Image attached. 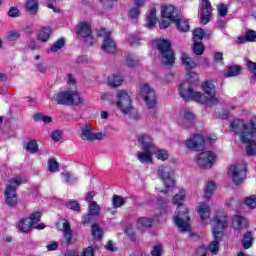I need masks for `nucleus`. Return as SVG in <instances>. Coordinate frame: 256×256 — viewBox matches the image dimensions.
Masks as SVG:
<instances>
[{"label": "nucleus", "instance_id": "nucleus-1", "mask_svg": "<svg viewBox=\"0 0 256 256\" xmlns=\"http://www.w3.org/2000/svg\"><path fill=\"white\" fill-rule=\"evenodd\" d=\"M67 77V85H70V87H66L55 92L54 95L50 97V100L56 105H83L85 103V99L81 96V93L77 91L75 78H73V75L71 74H68Z\"/></svg>", "mask_w": 256, "mask_h": 256}, {"label": "nucleus", "instance_id": "nucleus-2", "mask_svg": "<svg viewBox=\"0 0 256 256\" xmlns=\"http://www.w3.org/2000/svg\"><path fill=\"white\" fill-rule=\"evenodd\" d=\"M229 227V216L227 212L219 210L212 217V235L213 241L208 246V251L212 255H217L219 253V243L223 240V235H225V229Z\"/></svg>", "mask_w": 256, "mask_h": 256}, {"label": "nucleus", "instance_id": "nucleus-3", "mask_svg": "<svg viewBox=\"0 0 256 256\" xmlns=\"http://www.w3.org/2000/svg\"><path fill=\"white\" fill-rule=\"evenodd\" d=\"M187 196V191L185 189H180L173 199V205L178 206V215L173 217V221L180 233H187L191 231V218L189 217V208L183 206L185 197Z\"/></svg>", "mask_w": 256, "mask_h": 256}, {"label": "nucleus", "instance_id": "nucleus-4", "mask_svg": "<svg viewBox=\"0 0 256 256\" xmlns=\"http://www.w3.org/2000/svg\"><path fill=\"white\" fill-rule=\"evenodd\" d=\"M162 20L159 29H167L171 23H175L178 31L187 33L189 31V21L179 15L177 8L173 5H165L161 7Z\"/></svg>", "mask_w": 256, "mask_h": 256}, {"label": "nucleus", "instance_id": "nucleus-5", "mask_svg": "<svg viewBox=\"0 0 256 256\" xmlns=\"http://www.w3.org/2000/svg\"><path fill=\"white\" fill-rule=\"evenodd\" d=\"M202 91L195 93V101L196 103H200L201 105H217L219 103V99L217 98V92L215 91V84L211 81H206L201 85Z\"/></svg>", "mask_w": 256, "mask_h": 256}, {"label": "nucleus", "instance_id": "nucleus-6", "mask_svg": "<svg viewBox=\"0 0 256 256\" xmlns=\"http://www.w3.org/2000/svg\"><path fill=\"white\" fill-rule=\"evenodd\" d=\"M116 107L122 115H131L135 111L133 100L127 90H118L116 94Z\"/></svg>", "mask_w": 256, "mask_h": 256}, {"label": "nucleus", "instance_id": "nucleus-7", "mask_svg": "<svg viewBox=\"0 0 256 256\" xmlns=\"http://www.w3.org/2000/svg\"><path fill=\"white\" fill-rule=\"evenodd\" d=\"M23 183V179L16 176L10 179L6 184V189L4 191L5 203L10 207L17 205V187Z\"/></svg>", "mask_w": 256, "mask_h": 256}, {"label": "nucleus", "instance_id": "nucleus-8", "mask_svg": "<svg viewBox=\"0 0 256 256\" xmlns=\"http://www.w3.org/2000/svg\"><path fill=\"white\" fill-rule=\"evenodd\" d=\"M156 174L166 187V190L160 191V193H169L175 187V172L173 169L167 166H158Z\"/></svg>", "mask_w": 256, "mask_h": 256}, {"label": "nucleus", "instance_id": "nucleus-9", "mask_svg": "<svg viewBox=\"0 0 256 256\" xmlns=\"http://www.w3.org/2000/svg\"><path fill=\"white\" fill-rule=\"evenodd\" d=\"M154 45L158 49L164 65H173L175 63V54L171 49V42L168 40H156Z\"/></svg>", "mask_w": 256, "mask_h": 256}, {"label": "nucleus", "instance_id": "nucleus-10", "mask_svg": "<svg viewBox=\"0 0 256 256\" xmlns=\"http://www.w3.org/2000/svg\"><path fill=\"white\" fill-rule=\"evenodd\" d=\"M98 37H102L103 41L101 44V49L104 53H117V42L111 38V31L105 28H102L98 31Z\"/></svg>", "mask_w": 256, "mask_h": 256}, {"label": "nucleus", "instance_id": "nucleus-11", "mask_svg": "<svg viewBox=\"0 0 256 256\" xmlns=\"http://www.w3.org/2000/svg\"><path fill=\"white\" fill-rule=\"evenodd\" d=\"M228 175L235 185L243 183V181H245V177H247V164L245 162H240L232 165L229 168Z\"/></svg>", "mask_w": 256, "mask_h": 256}, {"label": "nucleus", "instance_id": "nucleus-12", "mask_svg": "<svg viewBox=\"0 0 256 256\" xmlns=\"http://www.w3.org/2000/svg\"><path fill=\"white\" fill-rule=\"evenodd\" d=\"M140 95L144 102L146 103L147 107L153 109L157 104V97L155 95V89L151 87L148 83L140 84Z\"/></svg>", "mask_w": 256, "mask_h": 256}, {"label": "nucleus", "instance_id": "nucleus-13", "mask_svg": "<svg viewBox=\"0 0 256 256\" xmlns=\"http://www.w3.org/2000/svg\"><path fill=\"white\" fill-rule=\"evenodd\" d=\"M41 221V212L30 214L29 218H22L18 222V229L22 233H29L33 229V225H37Z\"/></svg>", "mask_w": 256, "mask_h": 256}, {"label": "nucleus", "instance_id": "nucleus-14", "mask_svg": "<svg viewBox=\"0 0 256 256\" xmlns=\"http://www.w3.org/2000/svg\"><path fill=\"white\" fill-rule=\"evenodd\" d=\"M105 137V134L101 132H95L93 126L90 124H84L81 127L80 138L82 141H88V143H93V141H101Z\"/></svg>", "mask_w": 256, "mask_h": 256}, {"label": "nucleus", "instance_id": "nucleus-15", "mask_svg": "<svg viewBox=\"0 0 256 256\" xmlns=\"http://www.w3.org/2000/svg\"><path fill=\"white\" fill-rule=\"evenodd\" d=\"M215 161H217V155L211 151L199 153L196 158L197 165L202 169H211L215 165Z\"/></svg>", "mask_w": 256, "mask_h": 256}, {"label": "nucleus", "instance_id": "nucleus-16", "mask_svg": "<svg viewBox=\"0 0 256 256\" xmlns=\"http://www.w3.org/2000/svg\"><path fill=\"white\" fill-rule=\"evenodd\" d=\"M76 33L85 39L87 45H93L95 43V37H93V30H91L90 23H79L76 27Z\"/></svg>", "mask_w": 256, "mask_h": 256}, {"label": "nucleus", "instance_id": "nucleus-17", "mask_svg": "<svg viewBox=\"0 0 256 256\" xmlns=\"http://www.w3.org/2000/svg\"><path fill=\"white\" fill-rule=\"evenodd\" d=\"M56 229H58V231H62L65 243H67V245L73 243V231H71V225L69 224V221L66 219L58 220Z\"/></svg>", "mask_w": 256, "mask_h": 256}, {"label": "nucleus", "instance_id": "nucleus-18", "mask_svg": "<svg viewBox=\"0 0 256 256\" xmlns=\"http://www.w3.org/2000/svg\"><path fill=\"white\" fill-rule=\"evenodd\" d=\"M101 215V206L97 202H91L88 204V213L82 217V223L89 225L93 221V217H99Z\"/></svg>", "mask_w": 256, "mask_h": 256}, {"label": "nucleus", "instance_id": "nucleus-19", "mask_svg": "<svg viewBox=\"0 0 256 256\" xmlns=\"http://www.w3.org/2000/svg\"><path fill=\"white\" fill-rule=\"evenodd\" d=\"M178 92L180 97H182V99H185V101L189 99L195 101V93H197V91L193 90V87H191V82L186 81L180 83L178 87Z\"/></svg>", "mask_w": 256, "mask_h": 256}, {"label": "nucleus", "instance_id": "nucleus-20", "mask_svg": "<svg viewBox=\"0 0 256 256\" xmlns=\"http://www.w3.org/2000/svg\"><path fill=\"white\" fill-rule=\"evenodd\" d=\"M196 211L199 215L200 222L202 225H208L209 224V219H211V207L209 204L205 202H201L197 208Z\"/></svg>", "mask_w": 256, "mask_h": 256}, {"label": "nucleus", "instance_id": "nucleus-21", "mask_svg": "<svg viewBox=\"0 0 256 256\" xmlns=\"http://www.w3.org/2000/svg\"><path fill=\"white\" fill-rule=\"evenodd\" d=\"M194 120L195 114L187 109L182 110L177 117V123L182 127H191Z\"/></svg>", "mask_w": 256, "mask_h": 256}, {"label": "nucleus", "instance_id": "nucleus-22", "mask_svg": "<svg viewBox=\"0 0 256 256\" xmlns=\"http://www.w3.org/2000/svg\"><path fill=\"white\" fill-rule=\"evenodd\" d=\"M203 145H205V139L199 134H194L185 141V147H187V149H192V151L201 149Z\"/></svg>", "mask_w": 256, "mask_h": 256}, {"label": "nucleus", "instance_id": "nucleus-23", "mask_svg": "<svg viewBox=\"0 0 256 256\" xmlns=\"http://www.w3.org/2000/svg\"><path fill=\"white\" fill-rule=\"evenodd\" d=\"M212 11L213 7L211 6V2H209V0H202V14L200 16L202 25H207V23L211 21Z\"/></svg>", "mask_w": 256, "mask_h": 256}, {"label": "nucleus", "instance_id": "nucleus-24", "mask_svg": "<svg viewBox=\"0 0 256 256\" xmlns=\"http://www.w3.org/2000/svg\"><path fill=\"white\" fill-rule=\"evenodd\" d=\"M137 141L142 149H155L156 145L153 138L149 134L141 133L137 136Z\"/></svg>", "mask_w": 256, "mask_h": 256}, {"label": "nucleus", "instance_id": "nucleus-25", "mask_svg": "<svg viewBox=\"0 0 256 256\" xmlns=\"http://www.w3.org/2000/svg\"><path fill=\"white\" fill-rule=\"evenodd\" d=\"M153 151L155 149H146L137 153L136 158L142 165H151L153 163Z\"/></svg>", "mask_w": 256, "mask_h": 256}, {"label": "nucleus", "instance_id": "nucleus-26", "mask_svg": "<svg viewBox=\"0 0 256 256\" xmlns=\"http://www.w3.org/2000/svg\"><path fill=\"white\" fill-rule=\"evenodd\" d=\"M249 227V222H247V218L235 215L232 218V228L235 231H243V229H247Z\"/></svg>", "mask_w": 256, "mask_h": 256}, {"label": "nucleus", "instance_id": "nucleus-27", "mask_svg": "<svg viewBox=\"0 0 256 256\" xmlns=\"http://www.w3.org/2000/svg\"><path fill=\"white\" fill-rule=\"evenodd\" d=\"M154 221H160L159 218H147V217H140L137 220L136 227L137 229H140V231H143L144 229H147L153 225Z\"/></svg>", "mask_w": 256, "mask_h": 256}, {"label": "nucleus", "instance_id": "nucleus-28", "mask_svg": "<svg viewBox=\"0 0 256 256\" xmlns=\"http://www.w3.org/2000/svg\"><path fill=\"white\" fill-rule=\"evenodd\" d=\"M181 62L187 71H191V69H195V67H197V62H195L187 53L181 54Z\"/></svg>", "mask_w": 256, "mask_h": 256}, {"label": "nucleus", "instance_id": "nucleus-29", "mask_svg": "<svg viewBox=\"0 0 256 256\" xmlns=\"http://www.w3.org/2000/svg\"><path fill=\"white\" fill-rule=\"evenodd\" d=\"M147 27L149 29H153L155 25L157 24V9L151 8L150 11L147 14L146 18Z\"/></svg>", "mask_w": 256, "mask_h": 256}, {"label": "nucleus", "instance_id": "nucleus-30", "mask_svg": "<svg viewBox=\"0 0 256 256\" xmlns=\"http://www.w3.org/2000/svg\"><path fill=\"white\" fill-rule=\"evenodd\" d=\"M25 7L28 13L35 15L39 11V2L37 0H27Z\"/></svg>", "mask_w": 256, "mask_h": 256}, {"label": "nucleus", "instance_id": "nucleus-31", "mask_svg": "<svg viewBox=\"0 0 256 256\" xmlns=\"http://www.w3.org/2000/svg\"><path fill=\"white\" fill-rule=\"evenodd\" d=\"M123 84V77L119 74H112L108 77V85L110 87H119Z\"/></svg>", "mask_w": 256, "mask_h": 256}, {"label": "nucleus", "instance_id": "nucleus-32", "mask_svg": "<svg viewBox=\"0 0 256 256\" xmlns=\"http://www.w3.org/2000/svg\"><path fill=\"white\" fill-rule=\"evenodd\" d=\"M253 233L252 232H246L242 237V246L244 249H251L253 247Z\"/></svg>", "mask_w": 256, "mask_h": 256}, {"label": "nucleus", "instance_id": "nucleus-33", "mask_svg": "<svg viewBox=\"0 0 256 256\" xmlns=\"http://www.w3.org/2000/svg\"><path fill=\"white\" fill-rule=\"evenodd\" d=\"M51 37V28L44 27L40 30L38 34V41L47 42L48 39Z\"/></svg>", "mask_w": 256, "mask_h": 256}, {"label": "nucleus", "instance_id": "nucleus-34", "mask_svg": "<svg viewBox=\"0 0 256 256\" xmlns=\"http://www.w3.org/2000/svg\"><path fill=\"white\" fill-rule=\"evenodd\" d=\"M256 39V32L249 30L246 32L245 37H238V43H247V41L253 42Z\"/></svg>", "mask_w": 256, "mask_h": 256}, {"label": "nucleus", "instance_id": "nucleus-35", "mask_svg": "<svg viewBox=\"0 0 256 256\" xmlns=\"http://www.w3.org/2000/svg\"><path fill=\"white\" fill-rule=\"evenodd\" d=\"M153 155L158 161H167L169 159V151L165 149H157L153 152Z\"/></svg>", "mask_w": 256, "mask_h": 256}, {"label": "nucleus", "instance_id": "nucleus-36", "mask_svg": "<svg viewBox=\"0 0 256 256\" xmlns=\"http://www.w3.org/2000/svg\"><path fill=\"white\" fill-rule=\"evenodd\" d=\"M215 188L216 186L214 182H208L204 187V199H211L215 192Z\"/></svg>", "mask_w": 256, "mask_h": 256}, {"label": "nucleus", "instance_id": "nucleus-37", "mask_svg": "<svg viewBox=\"0 0 256 256\" xmlns=\"http://www.w3.org/2000/svg\"><path fill=\"white\" fill-rule=\"evenodd\" d=\"M91 235L94 237V239H101L103 237V229L99 227V224L92 225Z\"/></svg>", "mask_w": 256, "mask_h": 256}, {"label": "nucleus", "instance_id": "nucleus-38", "mask_svg": "<svg viewBox=\"0 0 256 256\" xmlns=\"http://www.w3.org/2000/svg\"><path fill=\"white\" fill-rule=\"evenodd\" d=\"M126 65L127 67H137L139 65V58L133 54H128L126 56Z\"/></svg>", "mask_w": 256, "mask_h": 256}, {"label": "nucleus", "instance_id": "nucleus-39", "mask_svg": "<svg viewBox=\"0 0 256 256\" xmlns=\"http://www.w3.org/2000/svg\"><path fill=\"white\" fill-rule=\"evenodd\" d=\"M240 73H241L240 66H230L227 69L225 77H237V75H240Z\"/></svg>", "mask_w": 256, "mask_h": 256}, {"label": "nucleus", "instance_id": "nucleus-40", "mask_svg": "<svg viewBox=\"0 0 256 256\" xmlns=\"http://www.w3.org/2000/svg\"><path fill=\"white\" fill-rule=\"evenodd\" d=\"M244 203L249 209H256V195L246 197Z\"/></svg>", "mask_w": 256, "mask_h": 256}, {"label": "nucleus", "instance_id": "nucleus-41", "mask_svg": "<svg viewBox=\"0 0 256 256\" xmlns=\"http://www.w3.org/2000/svg\"><path fill=\"white\" fill-rule=\"evenodd\" d=\"M48 170L52 173H57L59 171V162L55 158H50L48 160Z\"/></svg>", "mask_w": 256, "mask_h": 256}, {"label": "nucleus", "instance_id": "nucleus-42", "mask_svg": "<svg viewBox=\"0 0 256 256\" xmlns=\"http://www.w3.org/2000/svg\"><path fill=\"white\" fill-rule=\"evenodd\" d=\"M26 151H29V153H37L39 151V146L37 145V141L31 140L26 144L25 147Z\"/></svg>", "mask_w": 256, "mask_h": 256}, {"label": "nucleus", "instance_id": "nucleus-43", "mask_svg": "<svg viewBox=\"0 0 256 256\" xmlns=\"http://www.w3.org/2000/svg\"><path fill=\"white\" fill-rule=\"evenodd\" d=\"M193 40L201 42L203 40V37H205V31L201 28H197L193 31Z\"/></svg>", "mask_w": 256, "mask_h": 256}, {"label": "nucleus", "instance_id": "nucleus-44", "mask_svg": "<svg viewBox=\"0 0 256 256\" xmlns=\"http://www.w3.org/2000/svg\"><path fill=\"white\" fill-rule=\"evenodd\" d=\"M204 51L205 49L203 48V44L201 42L194 41L193 52L195 55H203Z\"/></svg>", "mask_w": 256, "mask_h": 256}, {"label": "nucleus", "instance_id": "nucleus-45", "mask_svg": "<svg viewBox=\"0 0 256 256\" xmlns=\"http://www.w3.org/2000/svg\"><path fill=\"white\" fill-rule=\"evenodd\" d=\"M64 46H65V39L60 38L58 41H56L53 44L50 51H53L55 53V52L59 51V49L63 48Z\"/></svg>", "mask_w": 256, "mask_h": 256}, {"label": "nucleus", "instance_id": "nucleus-46", "mask_svg": "<svg viewBox=\"0 0 256 256\" xmlns=\"http://www.w3.org/2000/svg\"><path fill=\"white\" fill-rule=\"evenodd\" d=\"M21 37V34L18 31H9L6 33V39L8 41H17Z\"/></svg>", "mask_w": 256, "mask_h": 256}, {"label": "nucleus", "instance_id": "nucleus-47", "mask_svg": "<svg viewBox=\"0 0 256 256\" xmlns=\"http://www.w3.org/2000/svg\"><path fill=\"white\" fill-rule=\"evenodd\" d=\"M112 204L115 207H122V205H125V198L118 195H114L112 199Z\"/></svg>", "mask_w": 256, "mask_h": 256}, {"label": "nucleus", "instance_id": "nucleus-48", "mask_svg": "<svg viewBox=\"0 0 256 256\" xmlns=\"http://www.w3.org/2000/svg\"><path fill=\"white\" fill-rule=\"evenodd\" d=\"M141 39H139L137 37V35L135 34H130L128 35V43L132 46V47H137V45H139Z\"/></svg>", "mask_w": 256, "mask_h": 256}, {"label": "nucleus", "instance_id": "nucleus-49", "mask_svg": "<svg viewBox=\"0 0 256 256\" xmlns=\"http://www.w3.org/2000/svg\"><path fill=\"white\" fill-rule=\"evenodd\" d=\"M146 3H147V0H133L132 7H134L135 9H138V11H141V9L145 7Z\"/></svg>", "mask_w": 256, "mask_h": 256}, {"label": "nucleus", "instance_id": "nucleus-50", "mask_svg": "<svg viewBox=\"0 0 256 256\" xmlns=\"http://www.w3.org/2000/svg\"><path fill=\"white\" fill-rule=\"evenodd\" d=\"M21 16V12L19 11V8H17V6H13L8 10V17H20Z\"/></svg>", "mask_w": 256, "mask_h": 256}, {"label": "nucleus", "instance_id": "nucleus-51", "mask_svg": "<svg viewBox=\"0 0 256 256\" xmlns=\"http://www.w3.org/2000/svg\"><path fill=\"white\" fill-rule=\"evenodd\" d=\"M34 119H36V121H43V123H51V121H53L51 117L43 114H35Z\"/></svg>", "mask_w": 256, "mask_h": 256}, {"label": "nucleus", "instance_id": "nucleus-52", "mask_svg": "<svg viewBox=\"0 0 256 256\" xmlns=\"http://www.w3.org/2000/svg\"><path fill=\"white\" fill-rule=\"evenodd\" d=\"M217 11H218V13L221 17H225L227 15V11H228L227 5L218 4L217 5Z\"/></svg>", "mask_w": 256, "mask_h": 256}, {"label": "nucleus", "instance_id": "nucleus-53", "mask_svg": "<svg viewBox=\"0 0 256 256\" xmlns=\"http://www.w3.org/2000/svg\"><path fill=\"white\" fill-rule=\"evenodd\" d=\"M141 13V10L135 8L132 6V8L129 10V18L130 19H137L139 17V14Z\"/></svg>", "mask_w": 256, "mask_h": 256}, {"label": "nucleus", "instance_id": "nucleus-54", "mask_svg": "<svg viewBox=\"0 0 256 256\" xmlns=\"http://www.w3.org/2000/svg\"><path fill=\"white\" fill-rule=\"evenodd\" d=\"M66 207H68V209H71L72 211H79L80 210L79 202H77V201L67 202Z\"/></svg>", "mask_w": 256, "mask_h": 256}, {"label": "nucleus", "instance_id": "nucleus-55", "mask_svg": "<svg viewBox=\"0 0 256 256\" xmlns=\"http://www.w3.org/2000/svg\"><path fill=\"white\" fill-rule=\"evenodd\" d=\"M246 66L248 67L249 71H251V73H253V75L256 79V63L251 60H247Z\"/></svg>", "mask_w": 256, "mask_h": 256}, {"label": "nucleus", "instance_id": "nucleus-56", "mask_svg": "<svg viewBox=\"0 0 256 256\" xmlns=\"http://www.w3.org/2000/svg\"><path fill=\"white\" fill-rule=\"evenodd\" d=\"M163 253V246L155 245L151 251L152 256H160Z\"/></svg>", "mask_w": 256, "mask_h": 256}, {"label": "nucleus", "instance_id": "nucleus-57", "mask_svg": "<svg viewBox=\"0 0 256 256\" xmlns=\"http://www.w3.org/2000/svg\"><path fill=\"white\" fill-rule=\"evenodd\" d=\"M62 137H63V132H61L60 130H55L51 134L52 141H56V142L61 141Z\"/></svg>", "mask_w": 256, "mask_h": 256}, {"label": "nucleus", "instance_id": "nucleus-58", "mask_svg": "<svg viewBox=\"0 0 256 256\" xmlns=\"http://www.w3.org/2000/svg\"><path fill=\"white\" fill-rule=\"evenodd\" d=\"M36 71L39 73H47V65L41 63L36 64Z\"/></svg>", "mask_w": 256, "mask_h": 256}, {"label": "nucleus", "instance_id": "nucleus-59", "mask_svg": "<svg viewBox=\"0 0 256 256\" xmlns=\"http://www.w3.org/2000/svg\"><path fill=\"white\" fill-rule=\"evenodd\" d=\"M57 247H59L57 242H50L46 245L47 251H56Z\"/></svg>", "mask_w": 256, "mask_h": 256}, {"label": "nucleus", "instance_id": "nucleus-60", "mask_svg": "<svg viewBox=\"0 0 256 256\" xmlns=\"http://www.w3.org/2000/svg\"><path fill=\"white\" fill-rule=\"evenodd\" d=\"M81 256H95L93 252V247H88L84 249Z\"/></svg>", "mask_w": 256, "mask_h": 256}, {"label": "nucleus", "instance_id": "nucleus-61", "mask_svg": "<svg viewBox=\"0 0 256 256\" xmlns=\"http://www.w3.org/2000/svg\"><path fill=\"white\" fill-rule=\"evenodd\" d=\"M95 195H96V193L95 192H89L88 194H87V196H86V199H85V201H87V203H89V205L91 204V203H95V201H93V198L95 197Z\"/></svg>", "mask_w": 256, "mask_h": 256}, {"label": "nucleus", "instance_id": "nucleus-62", "mask_svg": "<svg viewBox=\"0 0 256 256\" xmlns=\"http://www.w3.org/2000/svg\"><path fill=\"white\" fill-rule=\"evenodd\" d=\"M62 179L63 181H66V183H68L69 181H71V179H73V174H71L70 172L62 173Z\"/></svg>", "mask_w": 256, "mask_h": 256}, {"label": "nucleus", "instance_id": "nucleus-63", "mask_svg": "<svg viewBox=\"0 0 256 256\" xmlns=\"http://www.w3.org/2000/svg\"><path fill=\"white\" fill-rule=\"evenodd\" d=\"M105 249H107V251H116L115 245H113L112 241L107 242Z\"/></svg>", "mask_w": 256, "mask_h": 256}, {"label": "nucleus", "instance_id": "nucleus-64", "mask_svg": "<svg viewBox=\"0 0 256 256\" xmlns=\"http://www.w3.org/2000/svg\"><path fill=\"white\" fill-rule=\"evenodd\" d=\"M214 60L218 63H221L223 61V53L217 52L214 54Z\"/></svg>", "mask_w": 256, "mask_h": 256}]
</instances>
